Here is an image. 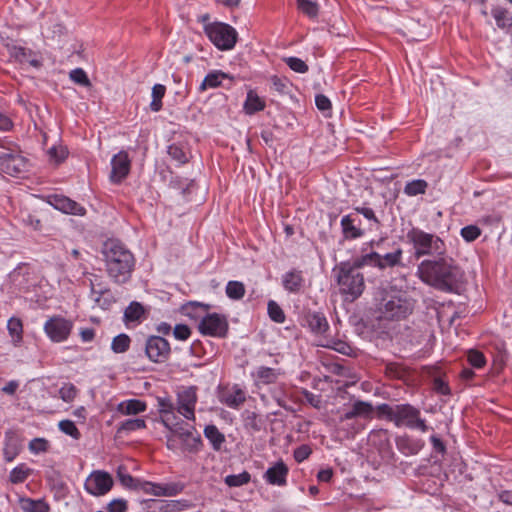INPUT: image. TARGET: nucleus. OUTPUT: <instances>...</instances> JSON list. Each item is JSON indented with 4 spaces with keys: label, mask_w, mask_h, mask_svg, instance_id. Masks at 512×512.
Listing matches in <instances>:
<instances>
[{
    "label": "nucleus",
    "mask_w": 512,
    "mask_h": 512,
    "mask_svg": "<svg viewBox=\"0 0 512 512\" xmlns=\"http://www.w3.org/2000/svg\"><path fill=\"white\" fill-rule=\"evenodd\" d=\"M70 79L82 86L88 87L91 85V82L86 74V72L81 68H76L70 72Z\"/></svg>",
    "instance_id": "51"
},
{
    "label": "nucleus",
    "mask_w": 512,
    "mask_h": 512,
    "mask_svg": "<svg viewBox=\"0 0 512 512\" xmlns=\"http://www.w3.org/2000/svg\"><path fill=\"white\" fill-rule=\"evenodd\" d=\"M218 397L222 404L232 409H238L246 401V393L239 385L223 388Z\"/></svg>",
    "instance_id": "15"
},
{
    "label": "nucleus",
    "mask_w": 512,
    "mask_h": 512,
    "mask_svg": "<svg viewBox=\"0 0 512 512\" xmlns=\"http://www.w3.org/2000/svg\"><path fill=\"white\" fill-rule=\"evenodd\" d=\"M198 330L202 335L222 338L227 335L228 322L224 315L208 313L199 322Z\"/></svg>",
    "instance_id": "9"
},
{
    "label": "nucleus",
    "mask_w": 512,
    "mask_h": 512,
    "mask_svg": "<svg viewBox=\"0 0 512 512\" xmlns=\"http://www.w3.org/2000/svg\"><path fill=\"white\" fill-rule=\"evenodd\" d=\"M288 473V466L280 460L266 470L264 479L271 485L285 486Z\"/></svg>",
    "instance_id": "16"
},
{
    "label": "nucleus",
    "mask_w": 512,
    "mask_h": 512,
    "mask_svg": "<svg viewBox=\"0 0 512 512\" xmlns=\"http://www.w3.org/2000/svg\"><path fill=\"white\" fill-rule=\"evenodd\" d=\"M50 203L57 210H60L66 214L79 215V216H82L85 214L84 207H82L77 202H75V201L71 200L70 198L63 196V195L52 196Z\"/></svg>",
    "instance_id": "18"
},
{
    "label": "nucleus",
    "mask_w": 512,
    "mask_h": 512,
    "mask_svg": "<svg viewBox=\"0 0 512 512\" xmlns=\"http://www.w3.org/2000/svg\"><path fill=\"white\" fill-rule=\"evenodd\" d=\"M111 173L110 180L111 182L118 184L125 179L131 168V160L126 151H120L118 154L114 155L111 160Z\"/></svg>",
    "instance_id": "14"
},
{
    "label": "nucleus",
    "mask_w": 512,
    "mask_h": 512,
    "mask_svg": "<svg viewBox=\"0 0 512 512\" xmlns=\"http://www.w3.org/2000/svg\"><path fill=\"white\" fill-rule=\"evenodd\" d=\"M31 472L32 470L25 464H20L10 472L9 480L13 484L23 483L29 477Z\"/></svg>",
    "instance_id": "35"
},
{
    "label": "nucleus",
    "mask_w": 512,
    "mask_h": 512,
    "mask_svg": "<svg viewBox=\"0 0 512 512\" xmlns=\"http://www.w3.org/2000/svg\"><path fill=\"white\" fill-rule=\"evenodd\" d=\"M355 211L359 214H362L367 220L372 222L375 227L380 226V221L377 218V216L375 215V212L373 211V209L368 208V207H355Z\"/></svg>",
    "instance_id": "60"
},
{
    "label": "nucleus",
    "mask_w": 512,
    "mask_h": 512,
    "mask_svg": "<svg viewBox=\"0 0 512 512\" xmlns=\"http://www.w3.org/2000/svg\"><path fill=\"white\" fill-rule=\"evenodd\" d=\"M194 430L187 432V436L180 438L182 449L189 453H197L202 448V440L199 434H194Z\"/></svg>",
    "instance_id": "23"
},
{
    "label": "nucleus",
    "mask_w": 512,
    "mask_h": 512,
    "mask_svg": "<svg viewBox=\"0 0 512 512\" xmlns=\"http://www.w3.org/2000/svg\"><path fill=\"white\" fill-rule=\"evenodd\" d=\"M165 427L170 430L173 436H176L179 439L182 438L183 436H187V432H191V430H194V427L192 425H189L188 423H185L184 421L180 420L178 416L173 425Z\"/></svg>",
    "instance_id": "38"
},
{
    "label": "nucleus",
    "mask_w": 512,
    "mask_h": 512,
    "mask_svg": "<svg viewBox=\"0 0 512 512\" xmlns=\"http://www.w3.org/2000/svg\"><path fill=\"white\" fill-rule=\"evenodd\" d=\"M7 329L12 337L14 344H19L22 341L23 325L19 318L12 317L8 320Z\"/></svg>",
    "instance_id": "30"
},
{
    "label": "nucleus",
    "mask_w": 512,
    "mask_h": 512,
    "mask_svg": "<svg viewBox=\"0 0 512 512\" xmlns=\"http://www.w3.org/2000/svg\"><path fill=\"white\" fill-rule=\"evenodd\" d=\"M312 453L308 445H301L294 450V459L296 462L301 463L306 460Z\"/></svg>",
    "instance_id": "63"
},
{
    "label": "nucleus",
    "mask_w": 512,
    "mask_h": 512,
    "mask_svg": "<svg viewBox=\"0 0 512 512\" xmlns=\"http://www.w3.org/2000/svg\"><path fill=\"white\" fill-rule=\"evenodd\" d=\"M29 449L33 453L46 452L48 449V441L43 438H34L29 443Z\"/></svg>",
    "instance_id": "59"
},
{
    "label": "nucleus",
    "mask_w": 512,
    "mask_h": 512,
    "mask_svg": "<svg viewBox=\"0 0 512 512\" xmlns=\"http://www.w3.org/2000/svg\"><path fill=\"white\" fill-rule=\"evenodd\" d=\"M0 147L8 150L0 154V170L3 173L16 176L26 170L27 161L14 142L0 139Z\"/></svg>",
    "instance_id": "8"
},
{
    "label": "nucleus",
    "mask_w": 512,
    "mask_h": 512,
    "mask_svg": "<svg viewBox=\"0 0 512 512\" xmlns=\"http://www.w3.org/2000/svg\"><path fill=\"white\" fill-rule=\"evenodd\" d=\"M378 412L393 422L397 427L406 426L410 429L428 430L425 420L420 418V411L410 404L389 405L381 404Z\"/></svg>",
    "instance_id": "3"
},
{
    "label": "nucleus",
    "mask_w": 512,
    "mask_h": 512,
    "mask_svg": "<svg viewBox=\"0 0 512 512\" xmlns=\"http://www.w3.org/2000/svg\"><path fill=\"white\" fill-rule=\"evenodd\" d=\"M159 412L161 422L164 426H171L175 423L177 415L175 413L176 407L169 399H159Z\"/></svg>",
    "instance_id": "19"
},
{
    "label": "nucleus",
    "mask_w": 512,
    "mask_h": 512,
    "mask_svg": "<svg viewBox=\"0 0 512 512\" xmlns=\"http://www.w3.org/2000/svg\"><path fill=\"white\" fill-rule=\"evenodd\" d=\"M48 155L51 159L55 160L56 163H60L66 158L67 150L62 146H53L48 150Z\"/></svg>",
    "instance_id": "61"
},
{
    "label": "nucleus",
    "mask_w": 512,
    "mask_h": 512,
    "mask_svg": "<svg viewBox=\"0 0 512 512\" xmlns=\"http://www.w3.org/2000/svg\"><path fill=\"white\" fill-rule=\"evenodd\" d=\"M385 373L391 378L401 379L405 375V369L400 364L388 363L385 368Z\"/></svg>",
    "instance_id": "58"
},
{
    "label": "nucleus",
    "mask_w": 512,
    "mask_h": 512,
    "mask_svg": "<svg viewBox=\"0 0 512 512\" xmlns=\"http://www.w3.org/2000/svg\"><path fill=\"white\" fill-rule=\"evenodd\" d=\"M161 489V484H155L148 481H141L137 485V490H141L146 494L160 496L158 491Z\"/></svg>",
    "instance_id": "56"
},
{
    "label": "nucleus",
    "mask_w": 512,
    "mask_h": 512,
    "mask_svg": "<svg viewBox=\"0 0 512 512\" xmlns=\"http://www.w3.org/2000/svg\"><path fill=\"white\" fill-rule=\"evenodd\" d=\"M191 505L186 500H172L166 502L161 508L163 512H180L190 508Z\"/></svg>",
    "instance_id": "48"
},
{
    "label": "nucleus",
    "mask_w": 512,
    "mask_h": 512,
    "mask_svg": "<svg viewBox=\"0 0 512 512\" xmlns=\"http://www.w3.org/2000/svg\"><path fill=\"white\" fill-rule=\"evenodd\" d=\"M117 477L124 487L137 490V485L140 480L135 479L130 474H128L123 466H119L117 470Z\"/></svg>",
    "instance_id": "43"
},
{
    "label": "nucleus",
    "mask_w": 512,
    "mask_h": 512,
    "mask_svg": "<svg viewBox=\"0 0 512 512\" xmlns=\"http://www.w3.org/2000/svg\"><path fill=\"white\" fill-rule=\"evenodd\" d=\"M146 408V403L138 399H130L118 405V411L124 415H136L144 412Z\"/></svg>",
    "instance_id": "22"
},
{
    "label": "nucleus",
    "mask_w": 512,
    "mask_h": 512,
    "mask_svg": "<svg viewBox=\"0 0 512 512\" xmlns=\"http://www.w3.org/2000/svg\"><path fill=\"white\" fill-rule=\"evenodd\" d=\"M113 483V478L108 472L95 470L87 477L84 488L93 496H103L111 490Z\"/></svg>",
    "instance_id": "10"
},
{
    "label": "nucleus",
    "mask_w": 512,
    "mask_h": 512,
    "mask_svg": "<svg viewBox=\"0 0 512 512\" xmlns=\"http://www.w3.org/2000/svg\"><path fill=\"white\" fill-rule=\"evenodd\" d=\"M428 184L425 180L416 179L411 182H408L404 187V193L408 196H416L419 194H424Z\"/></svg>",
    "instance_id": "37"
},
{
    "label": "nucleus",
    "mask_w": 512,
    "mask_h": 512,
    "mask_svg": "<svg viewBox=\"0 0 512 512\" xmlns=\"http://www.w3.org/2000/svg\"><path fill=\"white\" fill-rule=\"evenodd\" d=\"M403 251L401 248L396 249L391 253H387L384 256L380 255V263L382 266H377L379 269H385L387 267H395L401 264Z\"/></svg>",
    "instance_id": "28"
},
{
    "label": "nucleus",
    "mask_w": 512,
    "mask_h": 512,
    "mask_svg": "<svg viewBox=\"0 0 512 512\" xmlns=\"http://www.w3.org/2000/svg\"><path fill=\"white\" fill-rule=\"evenodd\" d=\"M204 32L209 40L222 51L233 49L238 39L237 31L223 22H213L205 25Z\"/></svg>",
    "instance_id": "7"
},
{
    "label": "nucleus",
    "mask_w": 512,
    "mask_h": 512,
    "mask_svg": "<svg viewBox=\"0 0 512 512\" xmlns=\"http://www.w3.org/2000/svg\"><path fill=\"white\" fill-rule=\"evenodd\" d=\"M127 508V501L123 499H114L107 506L108 512H126Z\"/></svg>",
    "instance_id": "64"
},
{
    "label": "nucleus",
    "mask_w": 512,
    "mask_h": 512,
    "mask_svg": "<svg viewBox=\"0 0 512 512\" xmlns=\"http://www.w3.org/2000/svg\"><path fill=\"white\" fill-rule=\"evenodd\" d=\"M304 279L302 277V272L297 270H292L283 275L282 283L285 290L296 293L300 291L303 286Z\"/></svg>",
    "instance_id": "21"
},
{
    "label": "nucleus",
    "mask_w": 512,
    "mask_h": 512,
    "mask_svg": "<svg viewBox=\"0 0 512 512\" xmlns=\"http://www.w3.org/2000/svg\"><path fill=\"white\" fill-rule=\"evenodd\" d=\"M417 274L423 282L444 292H453L463 278V272L455 261L442 256L423 260L418 265Z\"/></svg>",
    "instance_id": "1"
},
{
    "label": "nucleus",
    "mask_w": 512,
    "mask_h": 512,
    "mask_svg": "<svg viewBox=\"0 0 512 512\" xmlns=\"http://www.w3.org/2000/svg\"><path fill=\"white\" fill-rule=\"evenodd\" d=\"M267 311L270 319L276 323L285 322V314L283 309L273 300H270L267 305Z\"/></svg>",
    "instance_id": "44"
},
{
    "label": "nucleus",
    "mask_w": 512,
    "mask_h": 512,
    "mask_svg": "<svg viewBox=\"0 0 512 512\" xmlns=\"http://www.w3.org/2000/svg\"><path fill=\"white\" fill-rule=\"evenodd\" d=\"M106 271L116 283L129 280L135 266V259L129 249L119 241L107 240L102 249Z\"/></svg>",
    "instance_id": "2"
},
{
    "label": "nucleus",
    "mask_w": 512,
    "mask_h": 512,
    "mask_svg": "<svg viewBox=\"0 0 512 512\" xmlns=\"http://www.w3.org/2000/svg\"><path fill=\"white\" fill-rule=\"evenodd\" d=\"M197 393L195 387H188L177 395L176 411L187 420H195Z\"/></svg>",
    "instance_id": "13"
},
{
    "label": "nucleus",
    "mask_w": 512,
    "mask_h": 512,
    "mask_svg": "<svg viewBox=\"0 0 512 512\" xmlns=\"http://www.w3.org/2000/svg\"><path fill=\"white\" fill-rule=\"evenodd\" d=\"M145 427L146 423L144 419H127L120 424L118 431H135Z\"/></svg>",
    "instance_id": "47"
},
{
    "label": "nucleus",
    "mask_w": 512,
    "mask_h": 512,
    "mask_svg": "<svg viewBox=\"0 0 512 512\" xmlns=\"http://www.w3.org/2000/svg\"><path fill=\"white\" fill-rule=\"evenodd\" d=\"M73 328V322L62 316H53L44 324V331L53 342H63L68 339Z\"/></svg>",
    "instance_id": "12"
},
{
    "label": "nucleus",
    "mask_w": 512,
    "mask_h": 512,
    "mask_svg": "<svg viewBox=\"0 0 512 512\" xmlns=\"http://www.w3.org/2000/svg\"><path fill=\"white\" fill-rule=\"evenodd\" d=\"M144 314L143 306L138 302H132L124 312V320L126 322H136L139 321L140 318Z\"/></svg>",
    "instance_id": "36"
},
{
    "label": "nucleus",
    "mask_w": 512,
    "mask_h": 512,
    "mask_svg": "<svg viewBox=\"0 0 512 512\" xmlns=\"http://www.w3.org/2000/svg\"><path fill=\"white\" fill-rule=\"evenodd\" d=\"M250 479V474L247 471H243L240 474L226 476L224 481L229 487H239L249 483Z\"/></svg>",
    "instance_id": "42"
},
{
    "label": "nucleus",
    "mask_w": 512,
    "mask_h": 512,
    "mask_svg": "<svg viewBox=\"0 0 512 512\" xmlns=\"http://www.w3.org/2000/svg\"><path fill=\"white\" fill-rule=\"evenodd\" d=\"M378 311L385 320H401L413 311V304L402 295H387L382 298Z\"/></svg>",
    "instance_id": "6"
},
{
    "label": "nucleus",
    "mask_w": 512,
    "mask_h": 512,
    "mask_svg": "<svg viewBox=\"0 0 512 512\" xmlns=\"http://www.w3.org/2000/svg\"><path fill=\"white\" fill-rule=\"evenodd\" d=\"M340 294L346 301L353 302L365 289L364 275L350 266V261L341 262L334 269Z\"/></svg>",
    "instance_id": "4"
},
{
    "label": "nucleus",
    "mask_w": 512,
    "mask_h": 512,
    "mask_svg": "<svg viewBox=\"0 0 512 512\" xmlns=\"http://www.w3.org/2000/svg\"><path fill=\"white\" fill-rule=\"evenodd\" d=\"M226 295L232 300H240L245 295V286L240 281H229L226 285Z\"/></svg>",
    "instance_id": "32"
},
{
    "label": "nucleus",
    "mask_w": 512,
    "mask_h": 512,
    "mask_svg": "<svg viewBox=\"0 0 512 512\" xmlns=\"http://www.w3.org/2000/svg\"><path fill=\"white\" fill-rule=\"evenodd\" d=\"M460 234L464 240L467 242H472L481 235V230L476 225H468L461 229Z\"/></svg>",
    "instance_id": "52"
},
{
    "label": "nucleus",
    "mask_w": 512,
    "mask_h": 512,
    "mask_svg": "<svg viewBox=\"0 0 512 512\" xmlns=\"http://www.w3.org/2000/svg\"><path fill=\"white\" fill-rule=\"evenodd\" d=\"M244 427L248 430L258 432L262 428L259 416L252 411H245L244 413Z\"/></svg>",
    "instance_id": "41"
},
{
    "label": "nucleus",
    "mask_w": 512,
    "mask_h": 512,
    "mask_svg": "<svg viewBox=\"0 0 512 512\" xmlns=\"http://www.w3.org/2000/svg\"><path fill=\"white\" fill-rule=\"evenodd\" d=\"M366 265L374 266V267L382 266L380 263V254H378L377 252H371V253L362 255V256L354 259L352 262H350V266H352L357 271Z\"/></svg>",
    "instance_id": "25"
},
{
    "label": "nucleus",
    "mask_w": 512,
    "mask_h": 512,
    "mask_svg": "<svg viewBox=\"0 0 512 512\" xmlns=\"http://www.w3.org/2000/svg\"><path fill=\"white\" fill-rule=\"evenodd\" d=\"M58 427L63 433L71 436L75 440H78L81 437L80 431L76 427L75 423L71 420L66 419L60 421Z\"/></svg>",
    "instance_id": "46"
},
{
    "label": "nucleus",
    "mask_w": 512,
    "mask_h": 512,
    "mask_svg": "<svg viewBox=\"0 0 512 512\" xmlns=\"http://www.w3.org/2000/svg\"><path fill=\"white\" fill-rule=\"evenodd\" d=\"M407 240L414 248V255L420 258L426 255L445 254L446 246L444 241L437 235L427 233L420 228L413 227L406 234Z\"/></svg>",
    "instance_id": "5"
},
{
    "label": "nucleus",
    "mask_w": 512,
    "mask_h": 512,
    "mask_svg": "<svg viewBox=\"0 0 512 512\" xmlns=\"http://www.w3.org/2000/svg\"><path fill=\"white\" fill-rule=\"evenodd\" d=\"M468 362L475 368H482L486 360L483 353L477 350H470L468 352Z\"/></svg>",
    "instance_id": "57"
},
{
    "label": "nucleus",
    "mask_w": 512,
    "mask_h": 512,
    "mask_svg": "<svg viewBox=\"0 0 512 512\" xmlns=\"http://www.w3.org/2000/svg\"><path fill=\"white\" fill-rule=\"evenodd\" d=\"M22 509L25 512H49L50 507L44 500L22 499Z\"/></svg>",
    "instance_id": "31"
},
{
    "label": "nucleus",
    "mask_w": 512,
    "mask_h": 512,
    "mask_svg": "<svg viewBox=\"0 0 512 512\" xmlns=\"http://www.w3.org/2000/svg\"><path fill=\"white\" fill-rule=\"evenodd\" d=\"M166 92V87L162 84H155L152 88V101L150 108L154 112H158L162 108V98Z\"/></svg>",
    "instance_id": "34"
},
{
    "label": "nucleus",
    "mask_w": 512,
    "mask_h": 512,
    "mask_svg": "<svg viewBox=\"0 0 512 512\" xmlns=\"http://www.w3.org/2000/svg\"><path fill=\"white\" fill-rule=\"evenodd\" d=\"M174 337L177 340H187L191 335L190 328L185 324H177L173 330Z\"/></svg>",
    "instance_id": "62"
},
{
    "label": "nucleus",
    "mask_w": 512,
    "mask_h": 512,
    "mask_svg": "<svg viewBox=\"0 0 512 512\" xmlns=\"http://www.w3.org/2000/svg\"><path fill=\"white\" fill-rule=\"evenodd\" d=\"M492 15L499 28L505 29L512 26V13L507 9L498 7L492 10Z\"/></svg>",
    "instance_id": "29"
},
{
    "label": "nucleus",
    "mask_w": 512,
    "mask_h": 512,
    "mask_svg": "<svg viewBox=\"0 0 512 512\" xmlns=\"http://www.w3.org/2000/svg\"><path fill=\"white\" fill-rule=\"evenodd\" d=\"M77 393V388L71 383L64 384L59 390V396L65 402L73 401L77 396Z\"/></svg>",
    "instance_id": "50"
},
{
    "label": "nucleus",
    "mask_w": 512,
    "mask_h": 512,
    "mask_svg": "<svg viewBox=\"0 0 512 512\" xmlns=\"http://www.w3.org/2000/svg\"><path fill=\"white\" fill-rule=\"evenodd\" d=\"M298 9L310 18H315L319 12L317 2L311 0H296Z\"/></svg>",
    "instance_id": "40"
},
{
    "label": "nucleus",
    "mask_w": 512,
    "mask_h": 512,
    "mask_svg": "<svg viewBox=\"0 0 512 512\" xmlns=\"http://www.w3.org/2000/svg\"><path fill=\"white\" fill-rule=\"evenodd\" d=\"M265 108V102L252 90L247 93V98L244 103V110L247 114L252 115L256 112L262 111Z\"/></svg>",
    "instance_id": "26"
},
{
    "label": "nucleus",
    "mask_w": 512,
    "mask_h": 512,
    "mask_svg": "<svg viewBox=\"0 0 512 512\" xmlns=\"http://www.w3.org/2000/svg\"><path fill=\"white\" fill-rule=\"evenodd\" d=\"M309 328L312 332L321 334L328 329L326 318L320 313H311L306 317Z\"/></svg>",
    "instance_id": "27"
},
{
    "label": "nucleus",
    "mask_w": 512,
    "mask_h": 512,
    "mask_svg": "<svg viewBox=\"0 0 512 512\" xmlns=\"http://www.w3.org/2000/svg\"><path fill=\"white\" fill-rule=\"evenodd\" d=\"M285 63L291 70L297 73H305L308 71V65L300 58L288 57L285 59Z\"/></svg>",
    "instance_id": "53"
},
{
    "label": "nucleus",
    "mask_w": 512,
    "mask_h": 512,
    "mask_svg": "<svg viewBox=\"0 0 512 512\" xmlns=\"http://www.w3.org/2000/svg\"><path fill=\"white\" fill-rule=\"evenodd\" d=\"M341 227L345 239H357L364 234V231L356 225L355 219L351 215L342 217Z\"/></svg>",
    "instance_id": "20"
},
{
    "label": "nucleus",
    "mask_w": 512,
    "mask_h": 512,
    "mask_svg": "<svg viewBox=\"0 0 512 512\" xmlns=\"http://www.w3.org/2000/svg\"><path fill=\"white\" fill-rule=\"evenodd\" d=\"M204 435L216 451H219L225 442V435L215 425H207L204 428Z\"/></svg>",
    "instance_id": "24"
},
{
    "label": "nucleus",
    "mask_w": 512,
    "mask_h": 512,
    "mask_svg": "<svg viewBox=\"0 0 512 512\" xmlns=\"http://www.w3.org/2000/svg\"><path fill=\"white\" fill-rule=\"evenodd\" d=\"M284 374L281 368L259 366L253 373L252 377L256 385L274 384Z\"/></svg>",
    "instance_id": "17"
},
{
    "label": "nucleus",
    "mask_w": 512,
    "mask_h": 512,
    "mask_svg": "<svg viewBox=\"0 0 512 512\" xmlns=\"http://www.w3.org/2000/svg\"><path fill=\"white\" fill-rule=\"evenodd\" d=\"M353 406L358 417L369 418L373 413V406L369 402L358 400L353 403Z\"/></svg>",
    "instance_id": "49"
},
{
    "label": "nucleus",
    "mask_w": 512,
    "mask_h": 512,
    "mask_svg": "<svg viewBox=\"0 0 512 512\" xmlns=\"http://www.w3.org/2000/svg\"><path fill=\"white\" fill-rule=\"evenodd\" d=\"M225 77L226 75L220 71H213L208 73L200 85V90L204 91L207 88H216L220 86L222 79Z\"/></svg>",
    "instance_id": "33"
},
{
    "label": "nucleus",
    "mask_w": 512,
    "mask_h": 512,
    "mask_svg": "<svg viewBox=\"0 0 512 512\" xmlns=\"http://www.w3.org/2000/svg\"><path fill=\"white\" fill-rule=\"evenodd\" d=\"M130 343V337L122 333L113 338L111 349L114 353H125L129 349Z\"/></svg>",
    "instance_id": "39"
},
{
    "label": "nucleus",
    "mask_w": 512,
    "mask_h": 512,
    "mask_svg": "<svg viewBox=\"0 0 512 512\" xmlns=\"http://www.w3.org/2000/svg\"><path fill=\"white\" fill-rule=\"evenodd\" d=\"M171 353L170 343L161 336H149L145 343V354L153 363H164Z\"/></svg>",
    "instance_id": "11"
},
{
    "label": "nucleus",
    "mask_w": 512,
    "mask_h": 512,
    "mask_svg": "<svg viewBox=\"0 0 512 512\" xmlns=\"http://www.w3.org/2000/svg\"><path fill=\"white\" fill-rule=\"evenodd\" d=\"M327 347L343 354V355H351L353 352V348L346 342L342 340H331Z\"/></svg>",
    "instance_id": "55"
},
{
    "label": "nucleus",
    "mask_w": 512,
    "mask_h": 512,
    "mask_svg": "<svg viewBox=\"0 0 512 512\" xmlns=\"http://www.w3.org/2000/svg\"><path fill=\"white\" fill-rule=\"evenodd\" d=\"M184 486L179 483L161 484V489L158 491L160 496H175L182 492Z\"/></svg>",
    "instance_id": "54"
},
{
    "label": "nucleus",
    "mask_w": 512,
    "mask_h": 512,
    "mask_svg": "<svg viewBox=\"0 0 512 512\" xmlns=\"http://www.w3.org/2000/svg\"><path fill=\"white\" fill-rule=\"evenodd\" d=\"M168 154L179 164H185L189 159L188 153L178 144H171L168 147Z\"/></svg>",
    "instance_id": "45"
}]
</instances>
